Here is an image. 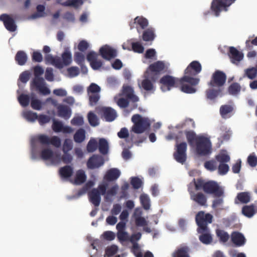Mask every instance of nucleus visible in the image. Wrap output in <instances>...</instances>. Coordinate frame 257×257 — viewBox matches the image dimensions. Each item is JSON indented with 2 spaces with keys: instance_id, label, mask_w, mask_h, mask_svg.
<instances>
[{
  "instance_id": "obj_1",
  "label": "nucleus",
  "mask_w": 257,
  "mask_h": 257,
  "mask_svg": "<svg viewBox=\"0 0 257 257\" xmlns=\"http://www.w3.org/2000/svg\"><path fill=\"white\" fill-rule=\"evenodd\" d=\"M201 65L197 61L192 62L185 71V75L181 79V91L186 93H194L196 91L195 86L199 83V79L192 77L200 73Z\"/></svg>"
},
{
  "instance_id": "obj_34",
  "label": "nucleus",
  "mask_w": 257,
  "mask_h": 257,
  "mask_svg": "<svg viewBox=\"0 0 257 257\" xmlns=\"http://www.w3.org/2000/svg\"><path fill=\"white\" fill-rule=\"evenodd\" d=\"M121 95L132 99L134 101H137L139 99L138 97L134 94V90L130 86H124Z\"/></svg>"
},
{
  "instance_id": "obj_20",
  "label": "nucleus",
  "mask_w": 257,
  "mask_h": 257,
  "mask_svg": "<svg viewBox=\"0 0 257 257\" xmlns=\"http://www.w3.org/2000/svg\"><path fill=\"white\" fill-rule=\"evenodd\" d=\"M194 189L196 190L193 185V182L189 186L188 190L190 194L191 198L201 205H205L206 199L202 193H198L195 194L194 192Z\"/></svg>"
},
{
  "instance_id": "obj_17",
  "label": "nucleus",
  "mask_w": 257,
  "mask_h": 257,
  "mask_svg": "<svg viewBox=\"0 0 257 257\" xmlns=\"http://www.w3.org/2000/svg\"><path fill=\"white\" fill-rule=\"evenodd\" d=\"M226 76L225 74L220 71H217L212 75V79L210 82V86L221 88L224 84Z\"/></svg>"
},
{
  "instance_id": "obj_59",
  "label": "nucleus",
  "mask_w": 257,
  "mask_h": 257,
  "mask_svg": "<svg viewBox=\"0 0 257 257\" xmlns=\"http://www.w3.org/2000/svg\"><path fill=\"white\" fill-rule=\"evenodd\" d=\"M119 96H115L114 98L115 101L116 102L117 105L120 107H125L128 104V101L127 99H124L123 97H119Z\"/></svg>"
},
{
  "instance_id": "obj_22",
  "label": "nucleus",
  "mask_w": 257,
  "mask_h": 257,
  "mask_svg": "<svg viewBox=\"0 0 257 257\" xmlns=\"http://www.w3.org/2000/svg\"><path fill=\"white\" fill-rule=\"evenodd\" d=\"M52 128L56 133L62 132L64 134H71L73 132V128L68 125H65L61 121L54 120Z\"/></svg>"
},
{
  "instance_id": "obj_38",
  "label": "nucleus",
  "mask_w": 257,
  "mask_h": 257,
  "mask_svg": "<svg viewBox=\"0 0 257 257\" xmlns=\"http://www.w3.org/2000/svg\"><path fill=\"white\" fill-rule=\"evenodd\" d=\"M86 179V175L84 171L79 170L77 171L74 176V179L72 182L76 184L83 183Z\"/></svg>"
},
{
  "instance_id": "obj_31",
  "label": "nucleus",
  "mask_w": 257,
  "mask_h": 257,
  "mask_svg": "<svg viewBox=\"0 0 257 257\" xmlns=\"http://www.w3.org/2000/svg\"><path fill=\"white\" fill-rule=\"evenodd\" d=\"M233 107L231 105H222L220 108V114L223 118L230 117L233 114Z\"/></svg>"
},
{
  "instance_id": "obj_61",
  "label": "nucleus",
  "mask_w": 257,
  "mask_h": 257,
  "mask_svg": "<svg viewBox=\"0 0 257 257\" xmlns=\"http://www.w3.org/2000/svg\"><path fill=\"white\" fill-rule=\"evenodd\" d=\"M194 122L191 119H187L185 120L184 122L178 124L176 127L177 128H183L184 127H194Z\"/></svg>"
},
{
  "instance_id": "obj_12",
  "label": "nucleus",
  "mask_w": 257,
  "mask_h": 257,
  "mask_svg": "<svg viewBox=\"0 0 257 257\" xmlns=\"http://www.w3.org/2000/svg\"><path fill=\"white\" fill-rule=\"evenodd\" d=\"M31 89H35L44 95H49L51 93L50 89L47 87L44 79H33L31 84Z\"/></svg>"
},
{
  "instance_id": "obj_48",
  "label": "nucleus",
  "mask_w": 257,
  "mask_h": 257,
  "mask_svg": "<svg viewBox=\"0 0 257 257\" xmlns=\"http://www.w3.org/2000/svg\"><path fill=\"white\" fill-rule=\"evenodd\" d=\"M45 8L43 5H38L37 7V12L33 14L31 18L32 19H36L38 18L43 17L46 16L45 12Z\"/></svg>"
},
{
  "instance_id": "obj_26",
  "label": "nucleus",
  "mask_w": 257,
  "mask_h": 257,
  "mask_svg": "<svg viewBox=\"0 0 257 257\" xmlns=\"http://www.w3.org/2000/svg\"><path fill=\"white\" fill-rule=\"evenodd\" d=\"M100 192L98 189H93L88 193L89 200L95 206H98L101 201Z\"/></svg>"
},
{
  "instance_id": "obj_45",
  "label": "nucleus",
  "mask_w": 257,
  "mask_h": 257,
  "mask_svg": "<svg viewBox=\"0 0 257 257\" xmlns=\"http://www.w3.org/2000/svg\"><path fill=\"white\" fill-rule=\"evenodd\" d=\"M242 214L247 217H251L255 213V209L253 205H246L242 209Z\"/></svg>"
},
{
  "instance_id": "obj_15",
  "label": "nucleus",
  "mask_w": 257,
  "mask_h": 257,
  "mask_svg": "<svg viewBox=\"0 0 257 257\" xmlns=\"http://www.w3.org/2000/svg\"><path fill=\"white\" fill-rule=\"evenodd\" d=\"M212 216L209 213L205 214L204 212H199L196 216V221L198 225V229L206 228L208 223L212 222Z\"/></svg>"
},
{
  "instance_id": "obj_2",
  "label": "nucleus",
  "mask_w": 257,
  "mask_h": 257,
  "mask_svg": "<svg viewBox=\"0 0 257 257\" xmlns=\"http://www.w3.org/2000/svg\"><path fill=\"white\" fill-rule=\"evenodd\" d=\"M187 139L195 152L200 155H206L210 153L211 144L209 137L206 134L196 136L192 131L186 133Z\"/></svg>"
},
{
  "instance_id": "obj_62",
  "label": "nucleus",
  "mask_w": 257,
  "mask_h": 257,
  "mask_svg": "<svg viewBox=\"0 0 257 257\" xmlns=\"http://www.w3.org/2000/svg\"><path fill=\"white\" fill-rule=\"evenodd\" d=\"M84 120L82 116L77 115H75L71 120L72 125L80 126L83 124Z\"/></svg>"
},
{
  "instance_id": "obj_8",
  "label": "nucleus",
  "mask_w": 257,
  "mask_h": 257,
  "mask_svg": "<svg viewBox=\"0 0 257 257\" xmlns=\"http://www.w3.org/2000/svg\"><path fill=\"white\" fill-rule=\"evenodd\" d=\"M156 79L153 74L147 70L142 79H139L138 81V86L140 88H143L145 90L154 92L155 90L154 83Z\"/></svg>"
},
{
  "instance_id": "obj_33",
  "label": "nucleus",
  "mask_w": 257,
  "mask_h": 257,
  "mask_svg": "<svg viewBox=\"0 0 257 257\" xmlns=\"http://www.w3.org/2000/svg\"><path fill=\"white\" fill-rule=\"evenodd\" d=\"M103 115L106 121H112L117 116L115 110L110 107L103 108Z\"/></svg>"
},
{
  "instance_id": "obj_57",
  "label": "nucleus",
  "mask_w": 257,
  "mask_h": 257,
  "mask_svg": "<svg viewBox=\"0 0 257 257\" xmlns=\"http://www.w3.org/2000/svg\"><path fill=\"white\" fill-rule=\"evenodd\" d=\"M217 166L216 162L213 160L207 161L204 164L205 168L210 171L215 170L217 169Z\"/></svg>"
},
{
  "instance_id": "obj_21",
  "label": "nucleus",
  "mask_w": 257,
  "mask_h": 257,
  "mask_svg": "<svg viewBox=\"0 0 257 257\" xmlns=\"http://www.w3.org/2000/svg\"><path fill=\"white\" fill-rule=\"evenodd\" d=\"M142 234L141 233L138 232L132 234L130 238L131 242L133 244L132 248V251L136 257H142L143 254L141 251L140 247L139 244L136 241L139 240L141 238Z\"/></svg>"
},
{
  "instance_id": "obj_36",
  "label": "nucleus",
  "mask_w": 257,
  "mask_h": 257,
  "mask_svg": "<svg viewBox=\"0 0 257 257\" xmlns=\"http://www.w3.org/2000/svg\"><path fill=\"white\" fill-rule=\"evenodd\" d=\"M31 106L35 110H40L43 108L45 102H42L40 99L34 96V94H31Z\"/></svg>"
},
{
  "instance_id": "obj_39",
  "label": "nucleus",
  "mask_w": 257,
  "mask_h": 257,
  "mask_svg": "<svg viewBox=\"0 0 257 257\" xmlns=\"http://www.w3.org/2000/svg\"><path fill=\"white\" fill-rule=\"evenodd\" d=\"M219 163H226L230 161V157L226 151H221L215 157Z\"/></svg>"
},
{
  "instance_id": "obj_27",
  "label": "nucleus",
  "mask_w": 257,
  "mask_h": 257,
  "mask_svg": "<svg viewBox=\"0 0 257 257\" xmlns=\"http://www.w3.org/2000/svg\"><path fill=\"white\" fill-rule=\"evenodd\" d=\"M198 231L201 234L199 236V239L201 242L205 244H209L212 242V236L207 228L198 229Z\"/></svg>"
},
{
  "instance_id": "obj_28",
  "label": "nucleus",
  "mask_w": 257,
  "mask_h": 257,
  "mask_svg": "<svg viewBox=\"0 0 257 257\" xmlns=\"http://www.w3.org/2000/svg\"><path fill=\"white\" fill-rule=\"evenodd\" d=\"M229 57L232 63L237 64L242 59L243 54L235 48H229Z\"/></svg>"
},
{
  "instance_id": "obj_9",
  "label": "nucleus",
  "mask_w": 257,
  "mask_h": 257,
  "mask_svg": "<svg viewBox=\"0 0 257 257\" xmlns=\"http://www.w3.org/2000/svg\"><path fill=\"white\" fill-rule=\"evenodd\" d=\"M179 84H180L182 86L181 79L179 80L170 75H165L160 80V88L163 92H166L177 87ZM180 89H181V87Z\"/></svg>"
},
{
  "instance_id": "obj_49",
  "label": "nucleus",
  "mask_w": 257,
  "mask_h": 257,
  "mask_svg": "<svg viewBox=\"0 0 257 257\" xmlns=\"http://www.w3.org/2000/svg\"><path fill=\"white\" fill-rule=\"evenodd\" d=\"M134 24L138 25L142 29H144L148 26V21L146 18L142 17H137L134 19Z\"/></svg>"
},
{
  "instance_id": "obj_18",
  "label": "nucleus",
  "mask_w": 257,
  "mask_h": 257,
  "mask_svg": "<svg viewBox=\"0 0 257 257\" xmlns=\"http://www.w3.org/2000/svg\"><path fill=\"white\" fill-rule=\"evenodd\" d=\"M169 67V63L166 61H158L150 65L148 69L149 72L158 73L166 71Z\"/></svg>"
},
{
  "instance_id": "obj_29",
  "label": "nucleus",
  "mask_w": 257,
  "mask_h": 257,
  "mask_svg": "<svg viewBox=\"0 0 257 257\" xmlns=\"http://www.w3.org/2000/svg\"><path fill=\"white\" fill-rule=\"evenodd\" d=\"M57 114L59 116L62 117L64 119H68L71 115V109L63 104H59L57 107Z\"/></svg>"
},
{
  "instance_id": "obj_25",
  "label": "nucleus",
  "mask_w": 257,
  "mask_h": 257,
  "mask_svg": "<svg viewBox=\"0 0 257 257\" xmlns=\"http://www.w3.org/2000/svg\"><path fill=\"white\" fill-rule=\"evenodd\" d=\"M104 162V159L101 156L94 155L88 161L87 167L90 169L97 168L102 166Z\"/></svg>"
},
{
  "instance_id": "obj_44",
  "label": "nucleus",
  "mask_w": 257,
  "mask_h": 257,
  "mask_svg": "<svg viewBox=\"0 0 257 257\" xmlns=\"http://www.w3.org/2000/svg\"><path fill=\"white\" fill-rule=\"evenodd\" d=\"M85 138V131L80 128L77 131L74 135V140L76 143L82 142Z\"/></svg>"
},
{
  "instance_id": "obj_50",
  "label": "nucleus",
  "mask_w": 257,
  "mask_h": 257,
  "mask_svg": "<svg viewBox=\"0 0 257 257\" xmlns=\"http://www.w3.org/2000/svg\"><path fill=\"white\" fill-rule=\"evenodd\" d=\"M100 241L98 239H94L91 242V246L93 250L90 252V257H100V255L97 253L96 246L98 245Z\"/></svg>"
},
{
  "instance_id": "obj_24",
  "label": "nucleus",
  "mask_w": 257,
  "mask_h": 257,
  "mask_svg": "<svg viewBox=\"0 0 257 257\" xmlns=\"http://www.w3.org/2000/svg\"><path fill=\"white\" fill-rule=\"evenodd\" d=\"M0 20L4 22L6 29L10 32H14L17 29V26L12 18L10 16L3 14L0 16Z\"/></svg>"
},
{
  "instance_id": "obj_58",
  "label": "nucleus",
  "mask_w": 257,
  "mask_h": 257,
  "mask_svg": "<svg viewBox=\"0 0 257 257\" xmlns=\"http://www.w3.org/2000/svg\"><path fill=\"white\" fill-rule=\"evenodd\" d=\"M97 146V143L96 140L95 139H91L89 141L87 146V149L88 152H94L96 149Z\"/></svg>"
},
{
  "instance_id": "obj_16",
  "label": "nucleus",
  "mask_w": 257,
  "mask_h": 257,
  "mask_svg": "<svg viewBox=\"0 0 257 257\" xmlns=\"http://www.w3.org/2000/svg\"><path fill=\"white\" fill-rule=\"evenodd\" d=\"M141 213V211L140 209L135 210L134 213L135 223L137 226L143 227V230L145 232L150 233L151 232V229L148 227L149 222L144 217L140 215Z\"/></svg>"
},
{
  "instance_id": "obj_53",
  "label": "nucleus",
  "mask_w": 257,
  "mask_h": 257,
  "mask_svg": "<svg viewBox=\"0 0 257 257\" xmlns=\"http://www.w3.org/2000/svg\"><path fill=\"white\" fill-rule=\"evenodd\" d=\"M140 200L144 208L148 210L150 207V200L149 197L146 194H142L140 196Z\"/></svg>"
},
{
  "instance_id": "obj_7",
  "label": "nucleus",
  "mask_w": 257,
  "mask_h": 257,
  "mask_svg": "<svg viewBox=\"0 0 257 257\" xmlns=\"http://www.w3.org/2000/svg\"><path fill=\"white\" fill-rule=\"evenodd\" d=\"M108 183L104 180L99 184L98 189L106 201H112L113 197L117 194L119 187L117 185H114L108 188Z\"/></svg>"
},
{
  "instance_id": "obj_30",
  "label": "nucleus",
  "mask_w": 257,
  "mask_h": 257,
  "mask_svg": "<svg viewBox=\"0 0 257 257\" xmlns=\"http://www.w3.org/2000/svg\"><path fill=\"white\" fill-rule=\"evenodd\" d=\"M118 248L116 245H111L107 246L105 249V253L104 257H114V255L117 252ZM126 254L125 253H122L115 255L114 257H125Z\"/></svg>"
},
{
  "instance_id": "obj_52",
  "label": "nucleus",
  "mask_w": 257,
  "mask_h": 257,
  "mask_svg": "<svg viewBox=\"0 0 257 257\" xmlns=\"http://www.w3.org/2000/svg\"><path fill=\"white\" fill-rule=\"evenodd\" d=\"M18 100L23 107L28 106L30 102V97L28 95L22 94L18 97Z\"/></svg>"
},
{
  "instance_id": "obj_32",
  "label": "nucleus",
  "mask_w": 257,
  "mask_h": 257,
  "mask_svg": "<svg viewBox=\"0 0 257 257\" xmlns=\"http://www.w3.org/2000/svg\"><path fill=\"white\" fill-rule=\"evenodd\" d=\"M120 172L116 168H112L107 171L104 177V180L108 181H113L116 180L120 176Z\"/></svg>"
},
{
  "instance_id": "obj_43",
  "label": "nucleus",
  "mask_w": 257,
  "mask_h": 257,
  "mask_svg": "<svg viewBox=\"0 0 257 257\" xmlns=\"http://www.w3.org/2000/svg\"><path fill=\"white\" fill-rule=\"evenodd\" d=\"M57 3L64 6H72L77 8L83 4V0H68L65 2L61 3L60 1L58 0Z\"/></svg>"
},
{
  "instance_id": "obj_54",
  "label": "nucleus",
  "mask_w": 257,
  "mask_h": 257,
  "mask_svg": "<svg viewBox=\"0 0 257 257\" xmlns=\"http://www.w3.org/2000/svg\"><path fill=\"white\" fill-rule=\"evenodd\" d=\"M88 119L90 125L93 126H97L99 124L97 116L92 112H90L88 114Z\"/></svg>"
},
{
  "instance_id": "obj_51",
  "label": "nucleus",
  "mask_w": 257,
  "mask_h": 257,
  "mask_svg": "<svg viewBox=\"0 0 257 257\" xmlns=\"http://www.w3.org/2000/svg\"><path fill=\"white\" fill-rule=\"evenodd\" d=\"M216 234L220 241L222 242H226L229 239V236L228 234L224 230L217 229L216 230Z\"/></svg>"
},
{
  "instance_id": "obj_6",
  "label": "nucleus",
  "mask_w": 257,
  "mask_h": 257,
  "mask_svg": "<svg viewBox=\"0 0 257 257\" xmlns=\"http://www.w3.org/2000/svg\"><path fill=\"white\" fill-rule=\"evenodd\" d=\"M132 120L134 123V125L132 127V131L136 134L143 133L150 125V122L148 118L143 117L139 114L133 115Z\"/></svg>"
},
{
  "instance_id": "obj_4",
  "label": "nucleus",
  "mask_w": 257,
  "mask_h": 257,
  "mask_svg": "<svg viewBox=\"0 0 257 257\" xmlns=\"http://www.w3.org/2000/svg\"><path fill=\"white\" fill-rule=\"evenodd\" d=\"M193 185L195 186L196 190H199L203 188L204 191L207 193L213 194L215 196H222L224 193L223 188L219 186L217 183L214 181H210L204 183L201 179H198L197 181L193 179Z\"/></svg>"
},
{
  "instance_id": "obj_23",
  "label": "nucleus",
  "mask_w": 257,
  "mask_h": 257,
  "mask_svg": "<svg viewBox=\"0 0 257 257\" xmlns=\"http://www.w3.org/2000/svg\"><path fill=\"white\" fill-rule=\"evenodd\" d=\"M222 90V88L210 86V87L206 91L207 98L211 100H214L217 98L221 97L223 94Z\"/></svg>"
},
{
  "instance_id": "obj_35",
  "label": "nucleus",
  "mask_w": 257,
  "mask_h": 257,
  "mask_svg": "<svg viewBox=\"0 0 257 257\" xmlns=\"http://www.w3.org/2000/svg\"><path fill=\"white\" fill-rule=\"evenodd\" d=\"M22 115L27 121L30 122H35L38 118V114L36 112L28 110H23Z\"/></svg>"
},
{
  "instance_id": "obj_46",
  "label": "nucleus",
  "mask_w": 257,
  "mask_h": 257,
  "mask_svg": "<svg viewBox=\"0 0 257 257\" xmlns=\"http://www.w3.org/2000/svg\"><path fill=\"white\" fill-rule=\"evenodd\" d=\"M216 198L213 200L212 206L215 210L222 209L223 203V198L224 193L222 196H215Z\"/></svg>"
},
{
  "instance_id": "obj_63",
  "label": "nucleus",
  "mask_w": 257,
  "mask_h": 257,
  "mask_svg": "<svg viewBox=\"0 0 257 257\" xmlns=\"http://www.w3.org/2000/svg\"><path fill=\"white\" fill-rule=\"evenodd\" d=\"M174 257H189L187 253V248L183 247L179 249L173 254Z\"/></svg>"
},
{
  "instance_id": "obj_56",
  "label": "nucleus",
  "mask_w": 257,
  "mask_h": 257,
  "mask_svg": "<svg viewBox=\"0 0 257 257\" xmlns=\"http://www.w3.org/2000/svg\"><path fill=\"white\" fill-rule=\"evenodd\" d=\"M218 166V172L219 175H225L229 171V166L226 163H220Z\"/></svg>"
},
{
  "instance_id": "obj_10",
  "label": "nucleus",
  "mask_w": 257,
  "mask_h": 257,
  "mask_svg": "<svg viewBox=\"0 0 257 257\" xmlns=\"http://www.w3.org/2000/svg\"><path fill=\"white\" fill-rule=\"evenodd\" d=\"M50 137L46 135L40 134L33 136L31 138V157L35 159L38 157L37 148L36 142L38 141L42 144H49Z\"/></svg>"
},
{
  "instance_id": "obj_40",
  "label": "nucleus",
  "mask_w": 257,
  "mask_h": 257,
  "mask_svg": "<svg viewBox=\"0 0 257 257\" xmlns=\"http://www.w3.org/2000/svg\"><path fill=\"white\" fill-rule=\"evenodd\" d=\"M156 37L155 30L152 28H150L145 30L143 34V39L145 41H152Z\"/></svg>"
},
{
  "instance_id": "obj_11",
  "label": "nucleus",
  "mask_w": 257,
  "mask_h": 257,
  "mask_svg": "<svg viewBox=\"0 0 257 257\" xmlns=\"http://www.w3.org/2000/svg\"><path fill=\"white\" fill-rule=\"evenodd\" d=\"M235 0H213L211 9L216 16H218L219 12L227 11L229 7Z\"/></svg>"
},
{
  "instance_id": "obj_3",
  "label": "nucleus",
  "mask_w": 257,
  "mask_h": 257,
  "mask_svg": "<svg viewBox=\"0 0 257 257\" xmlns=\"http://www.w3.org/2000/svg\"><path fill=\"white\" fill-rule=\"evenodd\" d=\"M38 157L35 159L40 158L47 165H56L61 162V153L54 151L49 146H44L41 148L40 152L37 151Z\"/></svg>"
},
{
  "instance_id": "obj_14",
  "label": "nucleus",
  "mask_w": 257,
  "mask_h": 257,
  "mask_svg": "<svg viewBox=\"0 0 257 257\" xmlns=\"http://www.w3.org/2000/svg\"><path fill=\"white\" fill-rule=\"evenodd\" d=\"M100 87L95 83H92L87 88L88 94L89 97V102L91 105H94L99 99Z\"/></svg>"
},
{
  "instance_id": "obj_37",
  "label": "nucleus",
  "mask_w": 257,
  "mask_h": 257,
  "mask_svg": "<svg viewBox=\"0 0 257 257\" xmlns=\"http://www.w3.org/2000/svg\"><path fill=\"white\" fill-rule=\"evenodd\" d=\"M232 242L237 246H241L245 243V238L243 235L238 232H233L231 235Z\"/></svg>"
},
{
  "instance_id": "obj_19",
  "label": "nucleus",
  "mask_w": 257,
  "mask_h": 257,
  "mask_svg": "<svg viewBox=\"0 0 257 257\" xmlns=\"http://www.w3.org/2000/svg\"><path fill=\"white\" fill-rule=\"evenodd\" d=\"M99 53L106 60H110L117 56L116 50L107 45L101 47L99 49Z\"/></svg>"
},
{
  "instance_id": "obj_64",
  "label": "nucleus",
  "mask_w": 257,
  "mask_h": 257,
  "mask_svg": "<svg viewBox=\"0 0 257 257\" xmlns=\"http://www.w3.org/2000/svg\"><path fill=\"white\" fill-rule=\"evenodd\" d=\"M240 90V87L237 83L231 85L228 88L229 93L232 95L237 94Z\"/></svg>"
},
{
  "instance_id": "obj_47",
  "label": "nucleus",
  "mask_w": 257,
  "mask_h": 257,
  "mask_svg": "<svg viewBox=\"0 0 257 257\" xmlns=\"http://www.w3.org/2000/svg\"><path fill=\"white\" fill-rule=\"evenodd\" d=\"M99 150L101 154H106L108 151V143L104 139H100L99 141Z\"/></svg>"
},
{
  "instance_id": "obj_13",
  "label": "nucleus",
  "mask_w": 257,
  "mask_h": 257,
  "mask_svg": "<svg viewBox=\"0 0 257 257\" xmlns=\"http://www.w3.org/2000/svg\"><path fill=\"white\" fill-rule=\"evenodd\" d=\"M177 141L176 143V151L174 153V158L179 163L183 164L186 159L187 144L185 142L179 144L178 138L176 137Z\"/></svg>"
},
{
  "instance_id": "obj_5",
  "label": "nucleus",
  "mask_w": 257,
  "mask_h": 257,
  "mask_svg": "<svg viewBox=\"0 0 257 257\" xmlns=\"http://www.w3.org/2000/svg\"><path fill=\"white\" fill-rule=\"evenodd\" d=\"M62 61L59 57H54L50 55H47L45 60L47 63L61 68L64 65H68L72 62V55L69 50L66 49L62 54Z\"/></svg>"
},
{
  "instance_id": "obj_42",
  "label": "nucleus",
  "mask_w": 257,
  "mask_h": 257,
  "mask_svg": "<svg viewBox=\"0 0 257 257\" xmlns=\"http://www.w3.org/2000/svg\"><path fill=\"white\" fill-rule=\"evenodd\" d=\"M27 54L22 51H18L16 55L15 59L20 65H23L27 60Z\"/></svg>"
},
{
  "instance_id": "obj_41",
  "label": "nucleus",
  "mask_w": 257,
  "mask_h": 257,
  "mask_svg": "<svg viewBox=\"0 0 257 257\" xmlns=\"http://www.w3.org/2000/svg\"><path fill=\"white\" fill-rule=\"evenodd\" d=\"M73 172L72 168L69 166H65L60 169L59 173L61 177L63 179H69Z\"/></svg>"
},
{
  "instance_id": "obj_55",
  "label": "nucleus",
  "mask_w": 257,
  "mask_h": 257,
  "mask_svg": "<svg viewBox=\"0 0 257 257\" xmlns=\"http://www.w3.org/2000/svg\"><path fill=\"white\" fill-rule=\"evenodd\" d=\"M237 198L241 202L246 203L250 201V196L248 192H242L238 194Z\"/></svg>"
},
{
  "instance_id": "obj_60",
  "label": "nucleus",
  "mask_w": 257,
  "mask_h": 257,
  "mask_svg": "<svg viewBox=\"0 0 257 257\" xmlns=\"http://www.w3.org/2000/svg\"><path fill=\"white\" fill-rule=\"evenodd\" d=\"M85 60V56L80 52H76L74 54V61L78 64L82 65Z\"/></svg>"
}]
</instances>
